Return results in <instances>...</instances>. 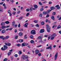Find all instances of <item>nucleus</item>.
Instances as JSON below:
<instances>
[{
	"label": "nucleus",
	"mask_w": 61,
	"mask_h": 61,
	"mask_svg": "<svg viewBox=\"0 0 61 61\" xmlns=\"http://www.w3.org/2000/svg\"><path fill=\"white\" fill-rule=\"evenodd\" d=\"M46 28L48 32L49 33L50 31V27L49 26L48 24L46 25Z\"/></svg>",
	"instance_id": "1"
},
{
	"label": "nucleus",
	"mask_w": 61,
	"mask_h": 61,
	"mask_svg": "<svg viewBox=\"0 0 61 61\" xmlns=\"http://www.w3.org/2000/svg\"><path fill=\"white\" fill-rule=\"evenodd\" d=\"M3 47H3H2L1 49L2 51H5V50L6 49H7L8 48V47L6 46V45H4Z\"/></svg>",
	"instance_id": "2"
},
{
	"label": "nucleus",
	"mask_w": 61,
	"mask_h": 61,
	"mask_svg": "<svg viewBox=\"0 0 61 61\" xmlns=\"http://www.w3.org/2000/svg\"><path fill=\"white\" fill-rule=\"evenodd\" d=\"M21 58L22 59L24 60H25L26 59H27L28 58V56H22L21 57Z\"/></svg>",
	"instance_id": "3"
},
{
	"label": "nucleus",
	"mask_w": 61,
	"mask_h": 61,
	"mask_svg": "<svg viewBox=\"0 0 61 61\" xmlns=\"http://www.w3.org/2000/svg\"><path fill=\"white\" fill-rule=\"evenodd\" d=\"M28 43H22L21 45V46L22 47L25 46H28Z\"/></svg>",
	"instance_id": "4"
},
{
	"label": "nucleus",
	"mask_w": 61,
	"mask_h": 61,
	"mask_svg": "<svg viewBox=\"0 0 61 61\" xmlns=\"http://www.w3.org/2000/svg\"><path fill=\"white\" fill-rule=\"evenodd\" d=\"M31 33L32 35H35L36 34V31L35 30H32L31 32Z\"/></svg>",
	"instance_id": "5"
},
{
	"label": "nucleus",
	"mask_w": 61,
	"mask_h": 61,
	"mask_svg": "<svg viewBox=\"0 0 61 61\" xmlns=\"http://www.w3.org/2000/svg\"><path fill=\"white\" fill-rule=\"evenodd\" d=\"M58 54V53H57L55 56L54 57H55V59H54V60H56L57 59V57Z\"/></svg>",
	"instance_id": "6"
},
{
	"label": "nucleus",
	"mask_w": 61,
	"mask_h": 61,
	"mask_svg": "<svg viewBox=\"0 0 61 61\" xmlns=\"http://www.w3.org/2000/svg\"><path fill=\"white\" fill-rule=\"evenodd\" d=\"M52 46H51L50 45V46L48 47L47 48H46L47 49H50L51 50L52 49Z\"/></svg>",
	"instance_id": "7"
},
{
	"label": "nucleus",
	"mask_w": 61,
	"mask_h": 61,
	"mask_svg": "<svg viewBox=\"0 0 61 61\" xmlns=\"http://www.w3.org/2000/svg\"><path fill=\"white\" fill-rule=\"evenodd\" d=\"M9 38V36H6L4 38H3V40H5V39H7L8 38Z\"/></svg>",
	"instance_id": "8"
},
{
	"label": "nucleus",
	"mask_w": 61,
	"mask_h": 61,
	"mask_svg": "<svg viewBox=\"0 0 61 61\" xmlns=\"http://www.w3.org/2000/svg\"><path fill=\"white\" fill-rule=\"evenodd\" d=\"M50 9H51L50 10H54V9H55V7L54 6H52V7H51L50 8Z\"/></svg>",
	"instance_id": "9"
},
{
	"label": "nucleus",
	"mask_w": 61,
	"mask_h": 61,
	"mask_svg": "<svg viewBox=\"0 0 61 61\" xmlns=\"http://www.w3.org/2000/svg\"><path fill=\"white\" fill-rule=\"evenodd\" d=\"M6 32V30L5 29L1 31V33L2 34H5V33Z\"/></svg>",
	"instance_id": "10"
},
{
	"label": "nucleus",
	"mask_w": 61,
	"mask_h": 61,
	"mask_svg": "<svg viewBox=\"0 0 61 61\" xmlns=\"http://www.w3.org/2000/svg\"><path fill=\"white\" fill-rule=\"evenodd\" d=\"M51 10H47V12H46L47 14H49V13H50V12H51Z\"/></svg>",
	"instance_id": "11"
},
{
	"label": "nucleus",
	"mask_w": 61,
	"mask_h": 61,
	"mask_svg": "<svg viewBox=\"0 0 61 61\" xmlns=\"http://www.w3.org/2000/svg\"><path fill=\"white\" fill-rule=\"evenodd\" d=\"M5 44L6 46H10L11 45V43H5Z\"/></svg>",
	"instance_id": "12"
},
{
	"label": "nucleus",
	"mask_w": 61,
	"mask_h": 61,
	"mask_svg": "<svg viewBox=\"0 0 61 61\" xmlns=\"http://www.w3.org/2000/svg\"><path fill=\"white\" fill-rule=\"evenodd\" d=\"M45 32V30H44L42 29L40 30V33H44Z\"/></svg>",
	"instance_id": "13"
},
{
	"label": "nucleus",
	"mask_w": 61,
	"mask_h": 61,
	"mask_svg": "<svg viewBox=\"0 0 61 61\" xmlns=\"http://www.w3.org/2000/svg\"><path fill=\"white\" fill-rule=\"evenodd\" d=\"M28 25V23H26L24 25V26L25 27H28L27 25Z\"/></svg>",
	"instance_id": "14"
},
{
	"label": "nucleus",
	"mask_w": 61,
	"mask_h": 61,
	"mask_svg": "<svg viewBox=\"0 0 61 61\" xmlns=\"http://www.w3.org/2000/svg\"><path fill=\"white\" fill-rule=\"evenodd\" d=\"M18 53L19 55H21L22 54V52L21 51H19V52H18Z\"/></svg>",
	"instance_id": "15"
},
{
	"label": "nucleus",
	"mask_w": 61,
	"mask_h": 61,
	"mask_svg": "<svg viewBox=\"0 0 61 61\" xmlns=\"http://www.w3.org/2000/svg\"><path fill=\"white\" fill-rule=\"evenodd\" d=\"M19 35L20 36H23V33L22 32H20L19 34Z\"/></svg>",
	"instance_id": "16"
},
{
	"label": "nucleus",
	"mask_w": 61,
	"mask_h": 61,
	"mask_svg": "<svg viewBox=\"0 0 61 61\" xmlns=\"http://www.w3.org/2000/svg\"><path fill=\"white\" fill-rule=\"evenodd\" d=\"M56 36V34L55 33H54L51 35V36H53V37H55Z\"/></svg>",
	"instance_id": "17"
},
{
	"label": "nucleus",
	"mask_w": 61,
	"mask_h": 61,
	"mask_svg": "<svg viewBox=\"0 0 61 61\" xmlns=\"http://www.w3.org/2000/svg\"><path fill=\"white\" fill-rule=\"evenodd\" d=\"M4 9L1 8H0V12H3L4 11Z\"/></svg>",
	"instance_id": "18"
},
{
	"label": "nucleus",
	"mask_w": 61,
	"mask_h": 61,
	"mask_svg": "<svg viewBox=\"0 0 61 61\" xmlns=\"http://www.w3.org/2000/svg\"><path fill=\"white\" fill-rule=\"evenodd\" d=\"M39 51H38V50H36L35 51V53L36 54H37L39 53Z\"/></svg>",
	"instance_id": "19"
},
{
	"label": "nucleus",
	"mask_w": 61,
	"mask_h": 61,
	"mask_svg": "<svg viewBox=\"0 0 61 61\" xmlns=\"http://www.w3.org/2000/svg\"><path fill=\"white\" fill-rule=\"evenodd\" d=\"M2 29H5V28H6V26H2Z\"/></svg>",
	"instance_id": "20"
},
{
	"label": "nucleus",
	"mask_w": 61,
	"mask_h": 61,
	"mask_svg": "<svg viewBox=\"0 0 61 61\" xmlns=\"http://www.w3.org/2000/svg\"><path fill=\"white\" fill-rule=\"evenodd\" d=\"M19 42H20V43H21V42H23V39H20L19 41Z\"/></svg>",
	"instance_id": "21"
},
{
	"label": "nucleus",
	"mask_w": 61,
	"mask_h": 61,
	"mask_svg": "<svg viewBox=\"0 0 61 61\" xmlns=\"http://www.w3.org/2000/svg\"><path fill=\"white\" fill-rule=\"evenodd\" d=\"M51 19H53V20H55V17H54V16H51Z\"/></svg>",
	"instance_id": "22"
},
{
	"label": "nucleus",
	"mask_w": 61,
	"mask_h": 61,
	"mask_svg": "<svg viewBox=\"0 0 61 61\" xmlns=\"http://www.w3.org/2000/svg\"><path fill=\"white\" fill-rule=\"evenodd\" d=\"M8 21H7L5 22V23L6 24H8L10 23Z\"/></svg>",
	"instance_id": "23"
},
{
	"label": "nucleus",
	"mask_w": 61,
	"mask_h": 61,
	"mask_svg": "<svg viewBox=\"0 0 61 61\" xmlns=\"http://www.w3.org/2000/svg\"><path fill=\"white\" fill-rule=\"evenodd\" d=\"M34 8H36V9L37 8V7H37V5H34Z\"/></svg>",
	"instance_id": "24"
},
{
	"label": "nucleus",
	"mask_w": 61,
	"mask_h": 61,
	"mask_svg": "<svg viewBox=\"0 0 61 61\" xmlns=\"http://www.w3.org/2000/svg\"><path fill=\"white\" fill-rule=\"evenodd\" d=\"M16 46H17L18 47H19L20 46H21V44H18L16 45Z\"/></svg>",
	"instance_id": "25"
},
{
	"label": "nucleus",
	"mask_w": 61,
	"mask_h": 61,
	"mask_svg": "<svg viewBox=\"0 0 61 61\" xmlns=\"http://www.w3.org/2000/svg\"><path fill=\"white\" fill-rule=\"evenodd\" d=\"M15 21H14L12 22V25L13 26H14L15 25Z\"/></svg>",
	"instance_id": "26"
},
{
	"label": "nucleus",
	"mask_w": 61,
	"mask_h": 61,
	"mask_svg": "<svg viewBox=\"0 0 61 61\" xmlns=\"http://www.w3.org/2000/svg\"><path fill=\"white\" fill-rule=\"evenodd\" d=\"M5 25V23L2 22L1 24V25Z\"/></svg>",
	"instance_id": "27"
},
{
	"label": "nucleus",
	"mask_w": 61,
	"mask_h": 61,
	"mask_svg": "<svg viewBox=\"0 0 61 61\" xmlns=\"http://www.w3.org/2000/svg\"><path fill=\"white\" fill-rule=\"evenodd\" d=\"M43 37L42 36H39L38 37V39H42Z\"/></svg>",
	"instance_id": "28"
},
{
	"label": "nucleus",
	"mask_w": 61,
	"mask_h": 61,
	"mask_svg": "<svg viewBox=\"0 0 61 61\" xmlns=\"http://www.w3.org/2000/svg\"><path fill=\"white\" fill-rule=\"evenodd\" d=\"M31 43V44H33V43H35V41L33 40H31L30 41Z\"/></svg>",
	"instance_id": "29"
},
{
	"label": "nucleus",
	"mask_w": 61,
	"mask_h": 61,
	"mask_svg": "<svg viewBox=\"0 0 61 61\" xmlns=\"http://www.w3.org/2000/svg\"><path fill=\"white\" fill-rule=\"evenodd\" d=\"M27 35H25L24 36V39H27V37H26V36Z\"/></svg>",
	"instance_id": "30"
},
{
	"label": "nucleus",
	"mask_w": 61,
	"mask_h": 61,
	"mask_svg": "<svg viewBox=\"0 0 61 61\" xmlns=\"http://www.w3.org/2000/svg\"><path fill=\"white\" fill-rule=\"evenodd\" d=\"M19 31H23V29L20 28L19 29Z\"/></svg>",
	"instance_id": "31"
},
{
	"label": "nucleus",
	"mask_w": 61,
	"mask_h": 61,
	"mask_svg": "<svg viewBox=\"0 0 61 61\" xmlns=\"http://www.w3.org/2000/svg\"><path fill=\"white\" fill-rule=\"evenodd\" d=\"M43 14L44 15H46V14H47L46 12L45 11L43 12Z\"/></svg>",
	"instance_id": "32"
},
{
	"label": "nucleus",
	"mask_w": 61,
	"mask_h": 61,
	"mask_svg": "<svg viewBox=\"0 0 61 61\" xmlns=\"http://www.w3.org/2000/svg\"><path fill=\"white\" fill-rule=\"evenodd\" d=\"M52 15H56V13L55 12H53L52 13Z\"/></svg>",
	"instance_id": "33"
},
{
	"label": "nucleus",
	"mask_w": 61,
	"mask_h": 61,
	"mask_svg": "<svg viewBox=\"0 0 61 61\" xmlns=\"http://www.w3.org/2000/svg\"><path fill=\"white\" fill-rule=\"evenodd\" d=\"M61 25H59L58 26V27H57V28L58 29H59L60 28H61Z\"/></svg>",
	"instance_id": "34"
},
{
	"label": "nucleus",
	"mask_w": 61,
	"mask_h": 61,
	"mask_svg": "<svg viewBox=\"0 0 61 61\" xmlns=\"http://www.w3.org/2000/svg\"><path fill=\"white\" fill-rule=\"evenodd\" d=\"M39 4L40 5H42V2H39Z\"/></svg>",
	"instance_id": "35"
},
{
	"label": "nucleus",
	"mask_w": 61,
	"mask_h": 61,
	"mask_svg": "<svg viewBox=\"0 0 61 61\" xmlns=\"http://www.w3.org/2000/svg\"><path fill=\"white\" fill-rule=\"evenodd\" d=\"M51 40H53L54 39V38H55V37L51 36Z\"/></svg>",
	"instance_id": "36"
},
{
	"label": "nucleus",
	"mask_w": 61,
	"mask_h": 61,
	"mask_svg": "<svg viewBox=\"0 0 61 61\" xmlns=\"http://www.w3.org/2000/svg\"><path fill=\"white\" fill-rule=\"evenodd\" d=\"M23 18V16H20L19 18V19L20 20L21 19H22V18Z\"/></svg>",
	"instance_id": "37"
},
{
	"label": "nucleus",
	"mask_w": 61,
	"mask_h": 61,
	"mask_svg": "<svg viewBox=\"0 0 61 61\" xmlns=\"http://www.w3.org/2000/svg\"><path fill=\"white\" fill-rule=\"evenodd\" d=\"M41 24L42 25H44V24H45V23H44V22L43 21H42V22H41Z\"/></svg>",
	"instance_id": "38"
},
{
	"label": "nucleus",
	"mask_w": 61,
	"mask_h": 61,
	"mask_svg": "<svg viewBox=\"0 0 61 61\" xmlns=\"http://www.w3.org/2000/svg\"><path fill=\"white\" fill-rule=\"evenodd\" d=\"M11 52H9L8 53V56H10V55H11Z\"/></svg>",
	"instance_id": "39"
},
{
	"label": "nucleus",
	"mask_w": 61,
	"mask_h": 61,
	"mask_svg": "<svg viewBox=\"0 0 61 61\" xmlns=\"http://www.w3.org/2000/svg\"><path fill=\"white\" fill-rule=\"evenodd\" d=\"M29 13H28L26 15V16H29Z\"/></svg>",
	"instance_id": "40"
},
{
	"label": "nucleus",
	"mask_w": 61,
	"mask_h": 61,
	"mask_svg": "<svg viewBox=\"0 0 61 61\" xmlns=\"http://www.w3.org/2000/svg\"><path fill=\"white\" fill-rule=\"evenodd\" d=\"M38 22V21L37 20H35L34 21V22L35 23H37Z\"/></svg>",
	"instance_id": "41"
},
{
	"label": "nucleus",
	"mask_w": 61,
	"mask_h": 61,
	"mask_svg": "<svg viewBox=\"0 0 61 61\" xmlns=\"http://www.w3.org/2000/svg\"><path fill=\"white\" fill-rule=\"evenodd\" d=\"M3 36H0V39H2L3 40Z\"/></svg>",
	"instance_id": "42"
},
{
	"label": "nucleus",
	"mask_w": 61,
	"mask_h": 61,
	"mask_svg": "<svg viewBox=\"0 0 61 61\" xmlns=\"http://www.w3.org/2000/svg\"><path fill=\"white\" fill-rule=\"evenodd\" d=\"M30 38H31L32 39H33V36H32V35H31L30 36Z\"/></svg>",
	"instance_id": "43"
},
{
	"label": "nucleus",
	"mask_w": 61,
	"mask_h": 61,
	"mask_svg": "<svg viewBox=\"0 0 61 61\" xmlns=\"http://www.w3.org/2000/svg\"><path fill=\"white\" fill-rule=\"evenodd\" d=\"M56 27V25H53V26H52V28H54V27Z\"/></svg>",
	"instance_id": "44"
},
{
	"label": "nucleus",
	"mask_w": 61,
	"mask_h": 61,
	"mask_svg": "<svg viewBox=\"0 0 61 61\" xmlns=\"http://www.w3.org/2000/svg\"><path fill=\"white\" fill-rule=\"evenodd\" d=\"M7 60V58H5L4 59L3 61H6Z\"/></svg>",
	"instance_id": "45"
},
{
	"label": "nucleus",
	"mask_w": 61,
	"mask_h": 61,
	"mask_svg": "<svg viewBox=\"0 0 61 61\" xmlns=\"http://www.w3.org/2000/svg\"><path fill=\"white\" fill-rule=\"evenodd\" d=\"M26 11L27 12H29V9H27L26 10Z\"/></svg>",
	"instance_id": "46"
},
{
	"label": "nucleus",
	"mask_w": 61,
	"mask_h": 61,
	"mask_svg": "<svg viewBox=\"0 0 61 61\" xmlns=\"http://www.w3.org/2000/svg\"><path fill=\"white\" fill-rule=\"evenodd\" d=\"M39 16L40 17H42V14H40Z\"/></svg>",
	"instance_id": "47"
},
{
	"label": "nucleus",
	"mask_w": 61,
	"mask_h": 61,
	"mask_svg": "<svg viewBox=\"0 0 61 61\" xmlns=\"http://www.w3.org/2000/svg\"><path fill=\"white\" fill-rule=\"evenodd\" d=\"M48 19H46V23H47L48 22Z\"/></svg>",
	"instance_id": "48"
},
{
	"label": "nucleus",
	"mask_w": 61,
	"mask_h": 61,
	"mask_svg": "<svg viewBox=\"0 0 61 61\" xmlns=\"http://www.w3.org/2000/svg\"><path fill=\"white\" fill-rule=\"evenodd\" d=\"M49 16V14H47L46 15V17H48Z\"/></svg>",
	"instance_id": "49"
},
{
	"label": "nucleus",
	"mask_w": 61,
	"mask_h": 61,
	"mask_svg": "<svg viewBox=\"0 0 61 61\" xmlns=\"http://www.w3.org/2000/svg\"><path fill=\"white\" fill-rule=\"evenodd\" d=\"M10 10H9L8 11V14H10Z\"/></svg>",
	"instance_id": "50"
},
{
	"label": "nucleus",
	"mask_w": 61,
	"mask_h": 61,
	"mask_svg": "<svg viewBox=\"0 0 61 61\" xmlns=\"http://www.w3.org/2000/svg\"><path fill=\"white\" fill-rule=\"evenodd\" d=\"M36 26L37 27H39V25H38V24H37L36 25Z\"/></svg>",
	"instance_id": "51"
},
{
	"label": "nucleus",
	"mask_w": 61,
	"mask_h": 61,
	"mask_svg": "<svg viewBox=\"0 0 61 61\" xmlns=\"http://www.w3.org/2000/svg\"><path fill=\"white\" fill-rule=\"evenodd\" d=\"M18 56V55H17V54H15V57H17Z\"/></svg>",
	"instance_id": "52"
},
{
	"label": "nucleus",
	"mask_w": 61,
	"mask_h": 61,
	"mask_svg": "<svg viewBox=\"0 0 61 61\" xmlns=\"http://www.w3.org/2000/svg\"><path fill=\"white\" fill-rule=\"evenodd\" d=\"M12 29H13V28H11L10 29H9V30L11 31V30H12Z\"/></svg>",
	"instance_id": "53"
},
{
	"label": "nucleus",
	"mask_w": 61,
	"mask_h": 61,
	"mask_svg": "<svg viewBox=\"0 0 61 61\" xmlns=\"http://www.w3.org/2000/svg\"><path fill=\"white\" fill-rule=\"evenodd\" d=\"M42 46L40 45L38 46H37V47H41V46Z\"/></svg>",
	"instance_id": "54"
},
{
	"label": "nucleus",
	"mask_w": 61,
	"mask_h": 61,
	"mask_svg": "<svg viewBox=\"0 0 61 61\" xmlns=\"http://www.w3.org/2000/svg\"><path fill=\"white\" fill-rule=\"evenodd\" d=\"M17 38H18V36H16L15 37V38L16 39H17Z\"/></svg>",
	"instance_id": "55"
},
{
	"label": "nucleus",
	"mask_w": 61,
	"mask_h": 61,
	"mask_svg": "<svg viewBox=\"0 0 61 61\" xmlns=\"http://www.w3.org/2000/svg\"><path fill=\"white\" fill-rule=\"evenodd\" d=\"M49 5H51V4H52V2L50 1V2H49Z\"/></svg>",
	"instance_id": "56"
},
{
	"label": "nucleus",
	"mask_w": 61,
	"mask_h": 61,
	"mask_svg": "<svg viewBox=\"0 0 61 61\" xmlns=\"http://www.w3.org/2000/svg\"><path fill=\"white\" fill-rule=\"evenodd\" d=\"M58 20H61V16H60L59 18L58 19Z\"/></svg>",
	"instance_id": "57"
},
{
	"label": "nucleus",
	"mask_w": 61,
	"mask_h": 61,
	"mask_svg": "<svg viewBox=\"0 0 61 61\" xmlns=\"http://www.w3.org/2000/svg\"><path fill=\"white\" fill-rule=\"evenodd\" d=\"M58 6H59V5H57L55 6V7H57H57H58Z\"/></svg>",
	"instance_id": "58"
},
{
	"label": "nucleus",
	"mask_w": 61,
	"mask_h": 61,
	"mask_svg": "<svg viewBox=\"0 0 61 61\" xmlns=\"http://www.w3.org/2000/svg\"><path fill=\"white\" fill-rule=\"evenodd\" d=\"M43 51H44V50L41 49V52H43Z\"/></svg>",
	"instance_id": "59"
},
{
	"label": "nucleus",
	"mask_w": 61,
	"mask_h": 61,
	"mask_svg": "<svg viewBox=\"0 0 61 61\" xmlns=\"http://www.w3.org/2000/svg\"><path fill=\"white\" fill-rule=\"evenodd\" d=\"M48 40H49V39H50V37L49 36L48 37Z\"/></svg>",
	"instance_id": "60"
},
{
	"label": "nucleus",
	"mask_w": 61,
	"mask_h": 61,
	"mask_svg": "<svg viewBox=\"0 0 61 61\" xmlns=\"http://www.w3.org/2000/svg\"><path fill=\"white\" fill-rule=\"evenodd\" d=\"M45 37H48V36L47 35H45Z\"/></svg>",
	"instance_id": "61"
},
{
	"label": "nucleus",
	"mask_w": 61,
	"mask_h": 61,
	"mask_svg": "<svg viewBox=\"0 0 61 61\" xmlns=\"http://www.w3.org/2000/svg\"><path fill=\"white\" fill-rule=\"evenodd\" d=\"M43 10H44V9L42 8V9H40V10L41 11H43Z\"/></svg>",
	"instance_id": "62"
},
{
	"label": "nucleus",
	"mask_w": 61,
	"mask_h": 61,
	"mask_svg": "<svg viewBox=\"0 0 61 61\" xmlns=\"http://www.w3.org/2000/svg\"><path fill=\"white\" fill-rule=\"evenodd\" d=\"M20 13V11H19L17 12L18 14H19Z\"/></svg>",
	"instance_id": "63"
},
{
	"label": "nucleus",
	"mask_w": 61,
	"mask_h": 61,
	"mask_svg": "<svg viewBox=\"0 0 61 61\" xmlns=\"http://www.w3.org/2000/svg\"><path fill=\"white\" fill-rule=\"evenodd\" d=\"M59 33L60 34H61V31L60 30V31H59Z\"/></svg>",
	"instance_id": "64"
}]
</instances>
